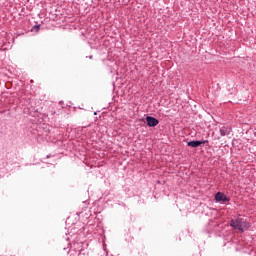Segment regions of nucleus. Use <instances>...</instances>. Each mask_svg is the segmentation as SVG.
<instances>
[{
    "mask_svg": "<svg viewBox=\"0 0 256 256\" xmlns=\"http://www.w3.org/2000/svg\"><path fill=\"white\" fill-rule=\"evenodd\" d=\"M230 227L240 231L241 233H245V231L251 227V224L243 218H236L230 221Z\"/></svg>",
    "mask_w": 256,
    "mask_h": 256,
    "instance_id": "1",
    "label": "nucleus"
},
{
    "mask_svg": "<svg viewBox=\"0 0 256 256\" xmlns=\"http://www.w3.org/2000/svg\"><path fill=\"white\" fill-rule=\"evenodd\" d=\"M215 201L216 203H229L231 201V198L223 192H218L215 195Z\"/></svg>",
    "mask_w": 256,
    "mask_h": 256,
    "instance_id": "2",
    "label": "nucleus"
},
{
    "mask_svg": "<svg viewBox=\"0 0 256 256\" xmlns=\"http://www.w3.org/2000/svg\"><path fill=\"white\" fill-rule=\"evenodd\" d=\"M205 143H209V140H193V141H189L187 142V146L188 147H193V148H197V147H201V145H205Z\"/></svg>",
    "mask_w": 256,
    "mask_h": 256,
    "instance_id": "3",
    "label": "nucleus"
},
{
    "mask_svg": "<svg viewBox=\"0 0 256 256\" xmlns=\"http://www.w3.org/2000/svg\"><path fill=\"white\" fill-rule=\"evenodd\" d=\"M146 123L148 127H157L159 125V119L153 116H146Z\"/></svg>",
    "mask_w": 256,
    "mask_h": 256,
    "instance_id": "4",
    "label": "nucleus"
},
{
    "mask_svg": "<svg viewBox=\"0 0 256 256\" xmlns=\"http://www.w3.org/2000/svg\"><path fill=\"white\" fill-rule=\"evenodd\" d=\"M74 249L71 250L70 256H79L81 255V251H83V245L76 243L73 245Z\"/></svg>",
    "mask_w": 256,
    "mask_h": 256,
    "instance_id": "5",
    "label": "nucleus"
},
{
    "mask_svg": "<svg viewBox=\"0 0 256 256\" xmlns=\"http://www.w3.org/2000/svg\"><path fill=\"white\" fill-rule=\"evenodd\" d=\"M231 131H232L231 127H228V126H223L222 128H220V134L222 137L230 135Z\"/></svg>",
    "mask_w": 256,
    "mask_h": 256,
    "instance_id": "6",
    "label": "nucleus"
},
{
    "mask_svg": "<svg viewBox=\"0 0 256 256\" xmlns=\"http://www.w3.org/2000/svg\"><path fill=\"white\" fill-rule=\"evenodd\" d=\"M41 29V25L38 24V25H35L32 27V31H35L36 33H39V30Z\"/></svg>",
    "mask_w": 256,
    "mask_h": 256,
    "instance_id": "7",
    "label": "nucleus"
},
{
    "mask_svg": "<svg viewBox=\"0 0 256 256\" xmlns=\"http://www.w3.org/2000/svg\"><path fill=\"white\" fill-rule=\"evenodd\" d=\"M89 59H93V56H89Z\"/></svg>",
    "mask_w": 256,
    "mask_h": 256,
    "instance_id": "8",
    "label": "nucleus"
},
{
    "mask_svg": "<svg viewBox=\"0 0 256 256\" xmlns=\"http://www.w3.org/2000/svg\"><path fill=\"white\" fill-rule=\"evenodd\" d=\"M94 115H97V112H94Z\"/></svg>",
    "mask_w": 256,
    "mask_h": 256,
    "instance_id": "9",
    "label": "nucleus"
}]
</instances>
